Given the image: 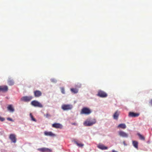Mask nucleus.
Here are the masks:
<instances>
[{"label": "nucleus", "instance_id": "f257e3e1", "mask_svg": "<svg viewBox=\"0 0 152 152\" xmlns=\"http://www.w3.org/2000/svg\"><path fill=\"white\" fill-rule=\"evenodd\" d=\"M96 123V120L94 118L87 119L83 123L84 125L85 126H91Z\"/></svg>", "mask_w": 152, "mask_h": 152}, {"label": "nucleus", "instance_id": "f03ea898", "mask_svg": "<svg viewBox=\"0 0 152 152\" xmlns=\"http://www.w3.org/2000/svg\"><path fill=\"white\" fill-rule=\"evenodd\" d=\"M91 110L89 108L84 107L81 110L80 114L86 115H89L91 113Z\"/></svg>", "mask_w": 152, "mask_h": 152}, {"label": "nucleus", "instance_id": "7ed1b4c3", "mask_svg": "<svg viewBox=\"0 0 152 152\" xmlns=\"http://www.w3.org/2000/svg\"><path fill=\"white\" fill-rule=\"evenodd\" d=\"M31 104L34 107H37L40 108L43 107V105L40 102L36 100L32 101L31 103Z\"/></svg>", "mask_w": 152, "mask_h": 152}, {"label": "nucleus", "instance_id": "20e7f679", "mask_svg": "<svg viewBox=\"0 0 152 152\" xmlns=\"http://www.w3.org/2000/svg\"><path fill=\"white\" fill-rule=\"evenodd\" d=\"M33 98L32 96H26L22 97L21 98V100L25 102H28L31 100Z\"/></svg>", "mask_w": 152, "mask_h": 152}, {"label": "nucleus", "instance_id": "39448f33", "mask_svg": "<svg viewBox=\"0 0 152 152\" xmlns=\"http://www.w3.org/2000/svg\"><path fill=\"white\" fill-rule=\"evenodd\" d=\"M97 95L99 97L102 98L106 97L107 96V93L101 90L98 91Z\"/></svg>", "mask_w": 152, "mask_h": 152}, {"label": "nucleus", "instance_id": "423d86ee", "mask_svg": "<svg viewBox=\"0 0 152 152\" xmlns=\"http://www.w3.org/2000/svg\"><path fill=\"white\" fill-rule=\"evenodd\" d=\"M62 109L64 110H71L72 108V106L70 104H63L61 106Z\"/></svg>", "mask_w": 152, "mask_h": 152}, {"label": "nucleus", "instance_id": "0eeeda50", "mask_svg": "<svg viewBox=\"0 0 152 152\" xmlns=\"http://www.w3.org/2000/svg\"><path fill=\"white\" fill-rule=\"evenodd\" d=\"M118 133L119 135L121 137L126 138L128 136V134L124 131H120L118 132Z\"/></svg>", "mask_w": 152, "mask_h": 152}, {"label": "nucleus", "instance_id": "6e6552de", "mask_svg": "<svg viewBox=\"0 0 152 152\" xmlns=\"http://www.w3.org/2000/svg\"><path fill=\"white\" fill-rule=\"evenodd\" d=\"M9 138L12 142L14 143L16 142L17 139L16 137V135L15 134H10L9 136Z\"/></svg>", "mask_w": 152, "mask_h": 152}, {"label": "nucleus", "instance_id": "1a4fd4ad", "mask_svg": "<svg viewBox=\"0 0 152 152\" xmlns=\"http://www.w3.org/2000/svg\"><path fill=\"white\" fill-rule=\"evenodd\" d=\"M8 87L6 86H0V92H7L8 90Z\"/></svg>", "mask_w": 152, "mask_h": 152}, {"label": "nucleus", "instance_id": "9d476101", "mask_svg": "<svg viewBox=\"0 0 152 152\" xmlns=\"http://www.w3.org/2000/svg\"><path fill=\"white\" fill-rule=\"evenodd\" d=\"M53 127L56 129H61L62 128V125L59 123H55L53 124L52 125Z\"/></svg>", "mask_w": 152, "mask_h": 152}, {"label": "nucleus", "instance_id": "9b49d317", "mask_svg": "<svg viewBox=\"0 0 152 152\" xmlns=\"http://www.w3.org/2000/svg\"><path fill=\"white\" fill-rule=\"evenodd\" d=\"M35 97H39L41 96L42 95V92L39 90H36L34 92Z\"/></svg>", "mask_w": 152, "mask_h": 152}, {"label": "nucleus", "instance_id": "f8f14e48", "mask_svg": "<svg viewBox=\"0 0 152 152\" xmlns=\"http://www.w3.org/2000/svg\"><path fill=\"white\" fill-rule=\"evenodd\" d=\"M97 147L102 150H105L108 149L107 147L105 146L104 145L102 144H99L98 145Z\"/></svg>", "mask_w": 152, "mask_h": 152}, {"label": "nucleus", "instance_id": "ddd939ff", "mask_svg": "<svg viewBox=\"0 0 152 152\" xmlns=\"http://www.w3.org/2000/svg\"><path fill=\"white\" fill-rule=\"evenodd\" d=\"M140 114L139 113H135L134 112H130L129 113V115L130 117H135L138 116Z\"/></svg>", "mask_w": 152, "mask_h": 152}, {"label": "nucleus", "instance_id": "4468645a", "mask_svg": "<svg viewBox=\"0 0 152 152\" xmlns=\"http://www.w3.org/2000/svg\"><path fill=\"white\" fill-rule=\"evenodd\" d=\"M38 150L42 152H50L51 150L48 148H42L38 149Z\"/></svg>", "mask_w": 152, "mask_h": 152}, {"label": "nucleus", "instance_id": "2eb2a0df", "mask_svg": "<svg viewBox=\"0 0 152 152\" xmlns=\"http://www.w3.org/2000/svg\"><path fill=\"white\" fill-rule=\"evenodd\" d=\"M133 146L136 149L138 148V142L136 141L133 140L132 141Z\"/></svg>", "mask_w": 152, "mask_h": 152}, {"label": "nucleus", "instance_id": "dca6fc26", "mask_svg": "<svg viewBox=\"0 0 152 152\" xmlns=\"http://www.w3.org/2000/svg\"><path fill=\"white\" fill-rule=\"evenodd\" d=\"M117 127L124 129L126 128V126L125 124H119L118 126Z\"/></svg>", "mask_w": 152, "mask_h": 152}, {"label": "nucleus", "instance_id": "f3484780", "mask_svg": "<svg viewBox=\"0 0 152 152\" xmlns=\"http://www.w3.org/2000/svg\"><path fill=\"white\" fill-rule=\"evenodd\" d=\"M44 134L46 136H54L55 135L51 132H48L45 131L44 132Z\"/></svg>", "mask_w": 152, "mask_h": 152}, {"label": "nucleus", "instance_id": "a211bd4d", "mask_svg": "<svg viewBox=\"0 0 152 152\" xmlns=\"http://www.w3.org/2000/svg\"><path fill=\"white\" fill-rule=\"evenodd\" d=\"M8 110L10 112H13L14 111V109L13 108L12 105H9L7 107Z\"/></svg>", "mask_w": 152, "mask_h": 152}, {"label": "nucleus", "instance_id": "6ab92c4d", "mask_svg": "<svg viewBox=\"0 0 152 152\" xmlns=\"http://www.w3.org/2000/svg\"><path fill=\"white\" fill-rule=\"evenodd\" d=\"M118 116L119 114L118 113V111H117L114 113L113 115V118L114 119L117 120L118 118Z\"/></svg>", "mask_w": 152, "mask_h": 152}, {"label": "nucleus", "instance_id": "aec40b11", "mask_svg": "<svg viewBox=\"0 0 152 152\" xmlns=\"http://www.w3.org/2000/svg\"><path fill=\"white\" fill-rule=\"evenodd\" d=\"M137 135L139 136V138L140 140H145V137L143 135L140 134L139 133H137Z\"/></svg>", "mask_w": 152, "mask_h": 152}, {"label": "nucleus", "instance_id": "412c9836", "mask_svg": "<svg viewBox=\"0 0 152 152\" xmlns=\"http://www.w3.org/2000/svg\"><path fill=\"white\" fill-rule=\"evenodd\" d=\"M71 91L74 94L77 93L78 92V90L76 88H71L70 89Z\"/></svg>", "mask_w": 152, "mask_h": 152}, {"label": "nucleus", "instance_id": "4be33fe9", "mask_svg": "<svg viewBox=\"0 0 152 152\" xmlns=\"http://www.w3.org/2000/svg\"><path fill=\"white\" fill-rule=\"evenodd\" d=\"M8 83L10 86H12L14 84V82L13 80L9 79L8 81Z\"/></svg>", "mask_w": 152, "mask_h": 152}, {"label": "nucleus", "instance_id": "5701e85b", "mask_svg": "<svg viewBox=\"0 0 152 152\" xmlns=\"http://www.w3.org/2000/svg\"><path fill=\"white\" fill-rule=\"evenodd\" d=\"M74 142L75 144H76L79 147H82L84 145L83 144L81 143H79L76 141H74Z\"/></svg>", "mask_w": 152, "mask_h": 152}, {"label": "nucleus", "instance_id": "b1692460", "mask_svg": "<svg viewBox=\"0 0 152 152\" xmlns=\"http://www.w3.org/2000/svg\"><path fill=\"white\" fill-rule=\"evenodd\" d=\"M44 116L46 118H49V117H50L51 115L50 114L48 113H47L46 115L45 114L44 115Z\"/></svg>", "mask_w": 152, "mask_h": 152}, {"label": "nucleus", "instance_id": "393cba45", "mask_svg": "<svg viewBox=\"0 0 152 152\" xmlns=\"http://www.w3.org/2000/svg\"><path fill=\"white\" fill-rule=\"evenodd\" d=\"M61 93L63 94H65V92L64 88L62 87L61 88Z\"/></svg>", "mask_w": 152, "mask_h": 152}, {"label": "nucleus", "instance_id": "a878e982", "mask_svg": "<svg viewBox=\"0 0 152 152\" xmlns=\"http://www.w3.org/2000/svg\"><path fill=\"white\" fill-rule=\"evenodd\" d=\"M30 116L32 120L35 121H36V119L33 117V116L31 113L30 114Z\"/></svg>", "mask_w": 152, "mask_h": 152}, {"label": "nucleus", "instance_id": "bb28decb", "mask_svg": "<svg viewBox=\"0 0 152 152\" xmlns=\"http://www.w3.org/2000/svg\"><path fill=\"white\" fill-rule=\"evenodd\" d=\"M5 120V118H4L0 116V121H3Z\"/></svg>", "mask_w": 152, "mask_h": 152}, {"label": "nucleus", "instance_id": "cd10ccee", "mask_svg": "<svg viewBox=\"0 0 152 152\" xmlns=\"http://www.w3.org/2000/svg\"><path fill=\"white\" fill-rule=\"evenodd\" d=\"M7 120H8L9 121H13L12 119V118H7Z\"/></svg>", "mask_w": 152, "mask_h": 152}, {"label": "nucleus", "instance_id": "c85d7f7f", "mask_svg": "<svg viewBox=\"0 0 152 152\" xmlns=\"http://www.w3.org/2000/svg\"><path fill=\"white\" fill-rule=\"evenodd\" d=\"M123 143L124 144V145H125V146H126L127 145L126 144L125 141H123Z\"/></svg>", "mask_w": 152, "mask_h": 152}, {"label": "nucleus", "instance_id": "c756f323", "mask_svg": "<svg viewBox=\"0 0 152 152\" xmlns=\"http://www.w3.org/2000/svg\"><path fill=\"white\" fill-rule=\"evenodd\" d=\"M149 103L151 104V105L152 106V99L150 100Z\"/></svg>", "mask_w": 152, "mask_h": 152}, {"label": "nucleus", "instance_id": "7c9ffc66", "mask_svg": "<svg viewBox=\"0 0 152 152\" xmlns=\"http://www.w3.org/2000/svg\"><path fill=\"white\" fill-rule=\"evenodd\" d=\"M52 81L53 82H55V80L54 79H52Z\"/></svg>", "mask_w": 152, "mask_h": 152}, {"label": "nucleus", "instance_id": "2f4dec72", "mask_svg": "<svg viewBox=\"0 0 152 152\" xmlns=\"http://www.w3.org/2000/svg\"><path fill=\"white\" fill-rule=\"evenodd\" d=\"M112 152H118L117 151H115L114 150H113Z\"/></svg>", "mask_w": 152, "mask_h": 152}]
</instances>
